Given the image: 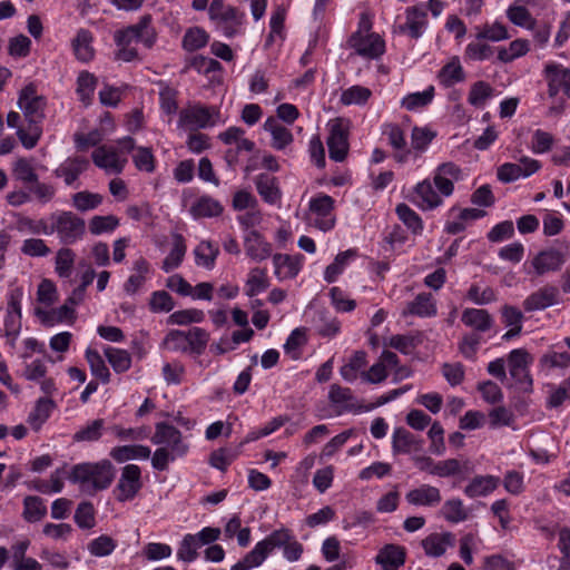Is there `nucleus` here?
<instances>
[{"label": "nucleus", "mask_w": 570, "mask_h": 570, "mask_svg": "<svg viewBox=\"0 0 570 570\" xmlns=\"http://www.w3.org/2000/svg\"><path fill=\"white\" fill-rule=\"evenodd\" d=\"M502 322L509 331L502 335L503 341H510L518 336L522 331L523 314L517 307L504 305L501 309Z\"/></svg>", "instance_id": "e433bc0d"}, {"label": "nucleus", "mask_w": 570, "mask_h": 570, "mask_svg": "<svg viewBox=\"0 0 570 570\" xmlns=\"http://www.w3.org/2000/svg\"><path fill=\"white\" fill-rule=\"evenodd\" d=\"M373 17L370 12H362L356 31H354L348 40L347 46L354 52L365 59L374 60L381 58L385 52V41L376 32L372 31Z\"/></svg>", "instance_id": "20e7f679"}, {"label": "nucleus", "mask_w": 570, "mask_h": 570, "mask_svg": "<svg viewBox=\"0 0 570 570\" xmlns=\"http://www.w3.org/2000/svg\"><path fill=\"white\" fill-rule=\"evenodd\" d=\"M47 514V507L39 497L29 495L23 500V518L28 522H38Z\"/></svg>", "instance_id": "4d7b16f0"}, {"label": "nucleus", "mask_w": 570, "mask_h": 570, "mask_svg": "<svg viewBox=\"0 0 570 570\" xmlns=\"http://www.w3.org/2000/svg\"><path fill=\"white\" fill-rule=\"evenodd\" d=\"M463 178L462 168L452 161H446L434 169L432 184L443 197H450L454 193V183L463 180Z\"/></svg>", "instance_id": "2eb2a0df"}, {"label": "nucleus", "mask_w": 570, "mask_h": 570, "mask_svg": "<svg viewBox=\"0 0 570 570\" xmlns=\"http://www.w3.org/2000/svg\"><path fill=\"white\" fill-rule=\"evenodd\" d=\"M441 515L450 523H460L469 519V510L465 508L463 501L459 498L446 500L441 510Z\"/></svg>", "instance_id": "58836bf2"}, {"label": "nucleus", "mask_w": 570, "mask_h": 570, "mask_svg": "<svg viewBox=\"0 0 570 570\" xmlns=\"http://www.w3.org/2000/svg\"><path fill=\"white\" fill-rule=\"evenodd\" d=\"M86 361L89 364L91 374L101 381L104 384L110 382V372L107 367L102 356L97 350L88 347L85 352Z\"/></svg>", "instance_id": "37998d69"}, {"label": "nucleus", "mask_w": 570, "mask_h": 570, "mask_svg": "<svg viewBox=\"0 0 570 570\" xmlns=\"http://www.w3.org/2000/svg\"><path fill=\"white\" fill-rule=\"evenodd\" d=\"M327 147L332 160L343 161L345 159L348 151L347 130L340 119L330 125Z\"/></svg>", "instance_id": "4be33fe9"}, {"label": "nucleus", "mask_w": 570, "mask_h": 570, "mask_svg": "<svg viewBox=\"0 0 570 570\" xmlns=\"http://www.w3.org/2000/svg\"><path fill=\"white\" fill-rule=\"evenodd\" d=\"M222 204L210 196L199 197L190 207V214L195 218L216 217L223 213Z\"/></svg>", "instance_id": "ea45409f"}, {"label": "nucleus", "mask_w": 570, "mask_h": 570, "mask_svg": "<svg viewBox=\"0 0 570 570\" xmlns=\"http://www.w3.org/2000/svg\"><path fill=\"white\" fill-rule=\"evenodd\" d=\"M532 361V356L524 348L512 350L507 357L510 376L523 392L532 390V377L529 370Z\"/></svg>", "instance_id": "9d476101"}, {"label": "nucleus", "mask_w": 570, "mask_h": 570, "mask_svg": "<svg viewBox=\"0 0 570 570\" xmlns=\"http://www.w3.org/2000/svg\"><path fill=\"white\" fill-rule=\"evenodd\" d=\"M334 209V199L326 195L320 194L309 200V210L316 215L314 226L323 232L331 230L335 225V218L332 216Z\"/></svg>", "instance_id": "aec40b11"}, {"label": "nucleus", "mask_w": 570, "mask_h": 570, "mask_svg": "<svg viewBox=\"0 0 570 570\" xmlns=\"http://www.w3.org/2000/svg\"><path fill=\"white\" fill-rule=\"evenodd\" d=\"M304 262V256L301 254H275L273 256V264L275 267V275L278 279H292L297 276Z\"/></svg>", "instance_id": "a878e982"}, {"label": "nucleus", "mask_w": 570, "mask_h": 570, "mask_svg": "<svg viewBox=\"0 0 570 570\" xmlns=\"http://www.w3.org/2000/svg\"><path fill=\"white\" fill-rule=\"evenodd\" d=\"M455 537L451 532L432 533L422 540L424 552L429 557L438 558L445 553L449 547H453Z\"/></svg>", "instance_id": "7c9ffc66"}, {"label": "nucleus", "mask_w": 570, "mask_h": 570, "mask_svg": "<svg viewBox=\"0 0 570 570\" xmlns=\"http://www.w3.org/2000/svg\"><path fill=\"white\" fill-rule=\"evenodd\" d=\"M105 421L97 419L79 429L72 436L75 442H95L102 435Z\"/></svg>", "instance_id": "680f3d73"}, {"label": "nucleus", "mask_w": 570, "mask_h": 570, "mask_svg": "<svg viewBox=\"0 0 570 570\" xmlns=\"http://www.w3.org/2000/svg\"><path fill=\"white\" fill-rule=\"evenodd\" d=\"M293 535V532L287 528L274 530L265 539L257 542L243 559L232 566L230 570H252L262 566L274 549H283Z\"/></svg>", "instance_id": "39448f33"}, {"label": "nucleus", "mask_w": 570, "mask_h": 570, "mask_svg": "<svg viewBox=\"0 0 570 570\" xmlns=\"http://www.w3.org/2000/svg\"><path fill=\"white\" fill-rule=\"evenodd\" d=\"M94 164L109 174H120L126 164L124 156L115 146L102 145L96 148L91 155Z\"/></svg>", "instance_id": "6ab92c4d"}, {"label": "nucleus", "mask_w": 570, "mask_h": 570, "mask_svg": "<svg viewBox=\"0 0 570 570\" xmlns=\"http://www.w3.org/2000/svg\"><path fill=\"white\" fill-rule=\"evenodd\" d=\"M102 196L98 193L91 191H78L72 195V206L79 212H88L96 209L102 203Z\"/></svg>", "instance_id": "bf43d9fd"}, {"label": "nucleus", "mask_w": 570, "mask_h": 570, "mask_svg": "<svg viewBox=\"0 0 570 570\" xmlns=\"http://www.w3.org/2000/svg\"><path fill=\"white\" fill-rule=\"evenodd\" d=\"M564 263L566 256L560 250L554 248L543 249L532 257L527 273L540 277L549 273L559 272Z\"/></svg>", "instance_id": "f3484780"}, {"label": "nucleus", "mask_w": 570, "mask_h": 570, "mask_svg": "<svg viewBox=\"0 0 570 570\" xmlns=\"http://www.w3.org/2000/svg\"><path fill=\"white\" fill-rule=\"evenodd\" d=\"M530 50V43L525 39H515L508 47H501L498 50V59L501 62L509 63L525 56Z\"/></svg>", "instance_id": "3c124183"}, {"label": "nucleus", "mask_w": 570, "mask_h": 570, "mask_svg": "<svg viewBox=\"0 0 570 570\" xmlns=\"http://www.w3.org/2000/svg\"><path fill=\"white\" fill-rule=\"evenodd\" d=\"M195 262L198 266L213 269L219 254L218 247L209 240L200 242L194 249Z\"/></svg>", "instance_id": "79ce46f5"}, {"label": "nucleus", "mask_w": 570, "mask_h": 570, "mask_svg": "<svg viewBox=\"0 0 570 570\" xmlns=\"http://www.w3.org/2000/svg\"><path fill=\"white\" fill-rule=\"evenodd\" d=\"M435 136V131L428 127H414L411 134L412 149L417 154L424 153Z\"/></svg>", "instance_id": "69168bd1"}, {"label": "nucleus", "mask_w": 570, "mask_h": 570, "mask_svg": "<svg viewBox=\"0 0 570 570\" xmlns=\"http://www.w3.org/2000/svg\"><path fill=\"white\" fill-rule=\"evenodd\" d=\"M186 250L187 247L184 237L180 234H174L173 247L161 264L163 271L169 273L178 268L184 261Z\"/></svg>", "instance_id": "4c0bfd02"}, {"label": "nucleus", "mask_w": 570, "mask_h": 570, "mask_svg": "<svg viewBox=\"0 0 570 570\" xmlns=\"http://www.w3.org/2000/svg\"><path fill=\"white\" fill-rule=\"evenodd\" d=\"M269 286L267 273L265 269L255 267L248 273V277L245 284V293L249 297L264 292Z\"/></svg>", "instance_id": "8fccbe9b"}, {"label": "nucleus", "mask_w": 570, "mask_h": 570, "mask_svg": "<svg viewBox=\"0 0 570 570\" xmlns=\"http://www.w3.org/2000/svg\"><path fill=\"white\" fill-rule=\"evenodd\" d=\"M132 272L124 284V291L129 295L136 294L144 286L150 273V264L140 256L134 262Z\"/></svg>", "instance_id": "473e14b6"}, {"label": "nucleus", "mask_w": 570, "mask_h": 570, "mask_svg": "<svg viewBox=\"0 0 570 570\" xmlns=\"http://www.w3.org/2000/svg\"><path fill=\"white\" fill-rule=\"evenodd\" d=\"M372 97V90L367 87L355 85L343 90L340 101L345 106H364Z\"/></svg>", "instance_id": "864d4df0"}, {"label": "nucleus", "mask_w": 570, "mask_h": 570, "mask_svg": "<svg viewBox=\"0 0 570 570\" xmlns=\"http://www.w3.org/2000/svg\"><path fill=\"white\" fill-rule=\"evenodd\" d=\"M434 97V87L430 86L423 91L412 92L402 99V107L409 111H415L431 104Z\"/></svg>", "instance_id": "5fc2aeb1"}, {"label": "nucleus", "mask_w": 570, "mask_h": 570, "mask_svg": "<svg viewBox=\"0 0 570 570\" xmlns=\"http://www.w3.org/2000/svg\"><path fill=\"white\" fill-rule=\"evenodd\" d=\"M132 163L138 170L148 174L153 173L156 168V159L149 147H137L132 154Z\"/></svg>", "instance_id": "338daca9"}, {"label": "nucleus", "mask_w": 570, "mask_h": 570, "mask_svg": "<svg viewBox=\"0 0 570 570\" xmlns=\"http://www.w3.org/2000/svg\"><path fill=\"white\" fill-rule=\"evenodd\" d=\"M406 552L403 547L396 544H385L375 557V562L383 570H397L405 563Z\"/></svg>", "instance_id": "c756f323"}, {"label": "nucleus", "mask_w": 570, "mask_h": 570, "mask_svg": "<svg viewBox=\"0 0 570 570\" xmlns=\"http://www.w3.org/2000/svg\"><path fill=\"white\" fill-rule=\"evenodd\" d=\"M328 401L335 406L337 415L343 413H364L374 410V405H363L348 387L338 384H332L328 391Z\"/></svg>", "instance_id": "f8f14e48"}, {"label": "nucleus", "mask_w": 570, "mask_h": 570, "mask_svg": "<svg viewBox=\"0 0 570 570\" xmlns=\"http://www.w3.org/2000/svg\"><path fill=\"white\" fill-rule=\"evenodd\" d=\"M23 292L17 287L9 292L7 314L4 317V335L11 346H14L16 340L21 330V301Z\"/></svg>", "instance_id": "4468645a"}, {"label": "nucleus", "mask_w": 570, "mask_h": 570, "mask_svg": "<svg viewBox=\"0 0 570 570\" xmlns=\"http://www.w3.org/2000/svg\"><path fill=\"white\" fill-rule=\"evenodd\" d=\"M209 41L208 32L202 27L188 28L183 37L181 47L188 52L204 48Z\"/></svg>", "instance_id": "c03bdc74"}, {"label": "nucleus", "mask_w": 570, "mask_h": 570, "mask_svg": "<svg viewBox=\"0 0 570 570\" xmlns=\"http://www.w3.org/2000/svg\"><path fill=\"white\" fill-rule=\"evenodd\" d=\"M104 354L116 373H125L131 366V355L126 350L107 346Z\"/></svg>", "instance_id": "09e8293b"}, {"label": "nucleus", "mask_w": 570, "mask_h": 570, "mask_svg": "<svg viewBox=\"0 0 570 570\" xmlns=\"http://www.w3.org/2000/svg\"><path fill=\"white\" fill-rule=\"evenodd\" d=\"M492 94L493 88L488 82L479 80L471 86L468 101L470 105L479 108L485 104Z\"/></svg>", "instance_id": "774afa93"}, {"label": "nucleus", "mask_w": 570, "mask_h": 570, "mask_svg": "<svg viewBox=\"0 0 570 570\" xmlns=\"http://www.w3.org/2000/svg\"><path fill=\"white\" fill-rule=\"evenodd\" d=\"M88 167V159L83 157H70L60 164L55 174L57 177L62 178L66 185L70 186Z\"/></svg>", "instance_id": "2f4dec72"}, {"label": "nucleus", "mask_w": 570, "mask_h": 570, "mask_svg": "<svg viewBox=\"0 0 570 570\" xmlns=\"http://www.w3.org/2000/svg\"><path fill=\"white\" fill-rule=\"evenodd\" d=\"M244 248L246 255L255 262L265 261L272 255V244L255 229L245 234Z\"/></svg>", "instance_id": "b1692460"}, {"label": "nucleus", "mask_w": 570, "mask_h": 570, "mask_svg": "<svg viewBox=\"0 0 570 570\" xmlns=\"http://www.w3.org/2000/svg\"><path fill=\"white\" fill-rule=\"evenodd\" d=\"M422 442L404 428H396L392 435V449L394 453H410L419 451Z\"/></svg>", "instance_id": "c9c22d12"}, {"label": "nucleus", "mask_w": 570, "mask_h": 570, "mask_svg": "<svg viewBox=\"0 0 570 570\" xmlns=\"http://www.w3.org/2000/svg\"><path fill=\"white\" fill-rule=\"evenodd\" d=\"M500 484V479L494 475L474 476L464 488V494L469 498L485 497L492 493Z\"/></svg>", "instance_id": "f704fd0d"}, {"label": "nucleus", "mask_w": 570, "mask_h": 570, "mask_svg": "<svg viewBox=\"0 0 570 570\" xmlns=\"http://www.w3.org/2000/svg\"><path fill=\"white\" fill-rule=\"evenodd\" d=\"M96 85L97 79L92 73L88 71H82L79 73L77 79V94L79 95V98L85 106L91 104Z\"/></svg>", "instance_id": "13d9d810"}, {"label": "nucleus", "mask_w": 570, "mask_h": 570, "mask_svg": "<svg viewBox=\"0 0 570 570\" xmlns=\"http://www.w3.org/2000/svg\"><path fill=\"white\" fill-rule=\"evenodd\" d=\"M436 302L432 294L420 293L415 298L406 304L402 315H414L419 317H432L436 315Z\"/></svg>", "instance_id": "c85d7f7f"}, {"label": "nucleus", "mask_w": 570, "mask_h": 570, "mask_svg": "<svg viewBox=\"0 0 570 570\" xmlns=\"http://www.w3.org/2000/svg\"><path fill=\"white\" fill-rule=\"evenodd\" d=\"M117 541L108 534H101L87 544L88 552L97 558L110 556L117 548Z\"/></svg>", "instance_id": "6e6d98bb"}, {"label": "nucleus", "mask_w": 570, "mask_h": 570, "mask_svg": "<svg viewBox=\"0 0 570 570\" xmlns=\"http://www.w3.org/2000/svg\"><path fill=\"white\" fill-rule=\"evenodd\" d=\"M119 226V219L115 215H96L89 220V232L92 235L112 233Z\"/></svg>", "instance_id": "0e129e2a"}, {"label": "nucleus", "mask_w": 570, "mask_h": 570, "mask_svg": "<svg viewBox=\"0 0 570 570\" xmlns=\"http://www.w3.org/2000/svg\"><path fill=\"white\" fill-rule=\"evenodd\" d=\"M91 32L86 29H80L76 38L72 40V48L76 57L83 62H88L94 58V48L91 46Z\"/></svg>", "instance_id": "a18cd8bd"}, {"label": "nucleus", "mask_w": 570, "mask_h": 570, "mask_svg": "<svg viewBox=\"0 0 570 570\" xmlns=\"http://www.w3.org/2000/svg\"><path fill=\"white\" fill-rule=\"evenodd\" d=\"M53 407L55 403L52 400L47 397L39 399L28 416V423L33 430H40L42 424L49 419Z\"/></svg>", "instance_id": "49530a36"}, {"label": "nucleus", "mask_w": 570, "mask_h": 570, "mask_svg": "<svg viewBox=\"0 0 570 570\" xmlns=\"http://www.w3.org/2000/svg\"><path fill=\"white\" fill-rule=\"evenodd\" d=\"M219 120V110L200 104L189 105L179 111L178 125L189 130H198L216 125Z\"/></svg>", "instance_id": "6e6552de"}, {"label": "nucleus", "mask_w": 570, "mask_h": 570, "mask_svg": "<svg viewBox=\"0 0 570 570\" xmlns=\"http://www.w3.org/2000/svg\"><path fill=\"white\" fill-rule=\"evenodd\" d=\"M18 106L30 125H38L46 116L47 98L33 83H29L21 89Z\"/></svg>", "instance_id": "1a4fd4ad"}, {"label": "nucleus", "mask_w": 570, "mask_h": 570, "mask_svg": "<svg viewBox=\"0 0 570 570\" xmlns=\"http://www.w3.org/2000/svg\"><path fill=\"white\" fill-rule=\"evenodd\" d=\"M461 322L479 333H485L493 327V316L483 308L468 307L461 314Z\"/></svg>", "instance_id": "cd10ccee"}, {"label": "nucleus", "mask_w": 570, "mask_h": 570, "mask_svg": "<svg viewBox=\"0 0 570 570\" xmlns=\"http://www.w3.org/2000/svg\"><path fill=\"white\" fill-rule=\"evenodd\" d=\"M12 174L14 178L22 184H32L37 183L38 175L36 173L35 166L30 159L27 158H18L12 167Z\"/></svg>", "instance_id": "052dcab7"}, {"label": "nucleus", "mask_w": 570, "mask_h": 570, "mask_svg": "<svg viewBox=\"0 0 570 570\" xmlns=\"http://www.w3.org/2000/svg\"><path fill=\"white\" fill-rule=\"evenodd\" d=\"M51 234L56 233L62 244L71 245L82 238L86 223L72 212H60L50 216Z\"/></svg>", "instance_id": "0eeeda50"}, {"label": "nucleus", "mask_w": 570, "mask_h": 570, "mask_svg": "<svg viewBox=\"0 0 570 570\" xmlns=\"http://www.w3.org/2000/svg\"><path fill=\"white\" fill-rule=\"evenodd\" d=\"M263 128L269 132L272 137L271 146L276 150H285L294 140L292 131L281 124L277 118L268 117Z\"/></svg>", "instance_id": "bb28decb"}, {"label": "nucleus", "mask_w": 570, "mask_h": 570, "mask_svg": "<svg viewBox=\"0 0 570 570\" xmlns=\"http://www.w3.org/2000/svg\"><path fill=\"white\" fill-rule=\"evenodd\" d=\"M141 488V469L136 464H127L121 469L114 494L118 502H127L135 499Z\"/></svg>", "instance_id": "9b49d317"}, {"label": "nucleus", "mask_w": 570, "mask_h": 570, "mask_svg": "<svg viewBox=\"0 0 570 570\" xmlns=\"http://www.w3.org/2000/svg\"><path fill=\"white\" fill-rule=\"evenodd\" d=\"M485 210L479 208H459L453 206L448 212L449 219L445 223L444 230L450 235H456L465 230L470 222L478 220L485 216Z\"/></svg>", "instance_id": "412c9836"}, {"label": "nucleus", "mask_w": 570, "mask_h": 570, "mask_svg": "<svg viewBox=\"0 0 570 570\" xmlns=\"http://www.w3.org/2000/svg\"><path fill=\"white\" fill-rule=\"evenodd\" d=\"M70 482L78 485L87 495H95L110 487L115 478V468L109 460L83 462L73 465L68 474Z\"/></svg>", "instance_id": "7ed1b4c3"}, {"label": "nucleus", "mask_w": 570, "mask_h": 570, "mask_svg": "<svg viewBox=\"0 0 570 570\" xmlns=\"http://www.w3.org/2000/svg\"><path fill=\"white\" fill-rule=\"evenodd\" d=\"M255 184L258 194L266 203L275 204L279 200L281 193L275 177L268 174H261L256 177Z\"/></svg>", "instance_id": "a19ab883"}, {"label": "nucleus", "mask_w": 570, "mask_h": 570, "mask_svg": "<svg viewBox=\"0 0 570 570\" xmlns=\"http://www.w3.org/2000/svg\"><path fill=\"white\" fill-rule=\"evenodd\" d=\"M561 301L560 289L552 284H546L528 295L522 302L525 312L543 311L558 305Z\"/></svg>", "instance_id": "a211bd4d"}, {"label": "nucleus", "mask_w": 570, "mask_h": 570, "mask_svg": "<svg viewBox=\"0 0 570 570\" xmlns=\"http://www.w3.org/2000/svg\"><path fill=\"white\" fill-rule=\"evenodd\" d=\"M543 76L548 85L550 98L557 97L562 91L570 99V68L561 63L548 62L544 66Z\"/></svg>", "instance_id": "dca6fc26"}, {"label": "nucleus", "mask_w": 570, "mask_h": 570, "mask_svg": "<svg viewBox=\"0 0 570 570\" xmlns=\"http://www.w3.org/2000/svg\"><path fill=\"white\" fill-rule=\"evenodd\" d=\"M116 45L115 58L124 62L140 60L137 45H142L146 49H151L157 41V31L153 26L150 14L139 18L138 22L130 24L114 33Z\"/></svg>", "instance_id": "f257e3e1"}, {"label": "nucleus", "mask_w": 570, "mask_h": 570, "mask_svg": "<svg viewBox=\"0 0 570 570\" xmlns=\"http://www.w3.org/2000/svg\"><path fill=\"white\" fill-rule=\"evenodd\" d=\"M510 38L507 27L501 22L485 23L482 26L478 33L476 39L490 40L493 42L507 40Z\"/></svg>", "instance_id": "e2e57ef3"}, {"label": "nucleus", "mask_w": 570, "mask_h": 570, "mask_svg": "<svg viewBox=\"0 0 570 570\" xmlns=\"http://www.w3.org/2000/svg\"><path fill=\"white\" fill-rule=\"evenodd\" d=\"M405 500L414 507L433 508L440 504L442 497L439 488L424 483L410 490L405 494Z\"/></svg>", "instance_id": "393cba45"}, {"label": "nucleus", "mask_w": 570, "mask_h": 570, "mask_svg": "<svg viewBox=\"0 0 570 570\" xmlns=\"http://www.w3.org/2000/svg\"><path fill=\"white\" fill-rule=\"evenodd\" d=\"M208 16L227 38H233L242 32L245 13L227 4L225 0H213L208 7Z\"/></svg>", "instance_id": "423d86ee"}, {"label": "nucleus", "mask_w": 570, "mask_h": 570, "mask_svg": "<svg viewBox=\"0 0 570 570\" xmlns=\"http://www.w3.org/2000/svg\"><path fill=\"white\" fill-rule=\"evenodd\" d=\"M413 194L415 204L422 210H433L443 205L444 197L429 178L417 183Z\"/></svg>", "instance_id": "5701e85b"}, {"label": "nucleus", "mask_w": 570, "mask_h": 570, "mask_svg": "<svg viewBox=\"0 0 570 570\" xmlns=\"http://www.w3.org/2000/svg\"><path fill=\"white\" fill-rule=\"evenodd\" d=\"M356 255L357 253L355 249H347L337 254L334 262L325 268L324 279L327 283H334L343 273L348 262L356 257Z\"/></svg>", "instance_id": "603ef678"}, {"label": "nucleus", "mask_w": 570, "mask_h": 570, "mask_svg": "<svg viewBox=\"0 0 570 570\" xmlns=\"http://www.w3.org/2000/svg\"><path fill=\"white\" fill-rule=\"evenodd\" d=\"M404 14L405 21L395 26L393 32L406 35L415 40L421 38L429 24L425 7L423 4L407 7Z\"/></svg>", "instance_id": "ddd939ff"}, {"label": "nucleus", "mask_w": 570, "mask_h": 570, "mask_svg": "<svg viewBox=\"0 0 570 570\" xmlns=\"http://www.w3.org/2000/svg\"><path fill=\"white\" fill-rule=\"evenodd\" d=\"M439 80L445 87H451L464 80V71L459 58H452L439 71Z\"/></svg>", "instance_id": "de8ad7c7"}, {"label": "nucleus", "mask_w": 570, "mask_h": 570, "mask_svg": "<svg viewBox=\"0 0 570 570\" xmlns=\"http://www.w3.org/2000/svg\"><path fill=\"white\" fill-rule=\"evenodd\" d=\"M151 442L158 445V449L151 456V465L158 471L167 470L170 462L186 455L189 451V444L181 432L176 426L166 422L156 424Z\"/></svg>", "instance_id": "f03ea898"}, {"label": "nucleus", "mask_w": 570, "mask_h": 570, "mask_svg": "<svg viewBox=\"0 0 570 570\" xmlns=\"http://www.w3.org/2000/svg\"><path fill=\"white\" fill-rule=\"evenodd\" d=\"M151 451L148 446L141 444L119 445L110 450L109 455L117 463H125L131 460H147Z\"/></svg>", "instance_id": "72a5a7b5"}]
</instances>
